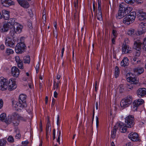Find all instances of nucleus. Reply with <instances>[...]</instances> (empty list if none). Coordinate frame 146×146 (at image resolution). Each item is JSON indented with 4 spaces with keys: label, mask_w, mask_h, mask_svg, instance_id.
I'll return each mask as SVG.
<instances>
[{
    "label": "nucleus",
    "mask_w": 146,
    "mask_h": 146,
    "mask_svg": "<svg viewBox=\"0 0 146 146\" xmlns=\"http://www.w3.org/2000/svg\"><path fill=\"white\" fill-rule=\"evenodd\" d=\"M129 60L126 57H125L121 62V65L122 66L125 67L129 65Z\"/></svg>",
    "instance_id": "obj_24"
},
{
    "label": "nucleus",
    "mask_w": 146,
    "mask_h": 146,
    "mask_svg": "<svg viewBox=\"0 0 146 146\" xmlns=\"http://www.w3.org/2000/svg\"><path fill=\"white\" fill-rule=\"evenodd\" d=\"M145 26V23L142 22L140 24L139 28L143 29L144 28H146Z\"/></svg>",
    "instance_id": "obj_46"
},
{
    "label": "nucleus",
    "mask_w": 146,
    "mask_h": 146,
    "mask_svg": "<svg viewBox=\"0 0 146 146\" xmlns=\"http://www.w3.org/2000/svg\"><path fill=\"white\" fill-rule=\"evenodd\" d=\"M14 53V51L12 49L9 48H7L5 51V53L6 55L9 56L10 54H13Z\"/></svg>",
    "instance_id": "obj_31"
},
{
    "label": "nucleus",
    "mask_w": 146,
    "mask_h": 146,
    "mask_svg": "<svg viewBox=\"0 0 146 146\" xmlns=\"http://www.w3.org/2000/svg\"><path fill=\"white\" fill-rule=\"evenodd\" d=\"M129 76L127 78V81L131 84H137L139 82L138 79L136 77L134 76L133 74L131 73H129L127 74V76Z\"/></svg>",
    "instance_id": "obj_6"
},
{
    "label": "nucleus",
    "mask_w": 146,
    "mask_h": 146,
    "mask_svg": "<svg viewBox=\"0 0 146 146\" xmlns=\"http://www.w3.org/2000/svg\"><path fill=\"white\" fill-rule=\"evenodd\" d=\"M137 94L139 98H141L146 95V89L145 88H139L137 91Z\"/></svg>",
    "instance_id": "obj_16"
},
{
    "label": "nucleus",
    "mask_w": 146,
    "mask_h": 146,
    "mask_svg": "<svg viewBox=\"0 0 146 146\" xmlns=\"http://www.w3.org/2000/svg\"><path fill=\"white\" fill-rule=\"evenodd\" d=\"M138 58L135 56L133 58V60L134 62H133H133H135L138 60Z\"/></svg>",
    "instance_id": "obj_58"
},
{
    "label": "nucleus",
    "mask_w": 146,
    "mask_h": 146,
    "mask_svg": "<svg viewBox=\"0 0 146 146\" xmlns=\"http://www.w3.org/2000/svg\"><path fill=\"white\" fill-rule=\"evenodd\" d=\"M142 44V43L140 40H137L134 42V48L136 50H141Z\"/></svg>",
    "instance_id": "obj_19"
},
{
    "label": "nucleus",
    "mask_w": 146,
    "mask_h": 146,
    "mask_svg": "<svg viewBox=\"0 0 146 146\" xmlns=\"http://www.w3.org/2000/svg\"><path fill=\"white\" fill-rule=\"evenodd\" d=\"M136 0H124L125 2L130 5L133 4L135 1Z\"/></svg>",
    "instance_id": "obj_41"
},
{
    "label": "nucleus",
    "mask_w": 146,
    "mask_h": 146,
    "mask_svg": "<svg viewBox=\"0 0 146 146\" xmlns=\"http://www.w3.org/2000/svg\"><path fill=\"white\" fill-rule=\"evenodd\" d=\"M119 7L123 8V10L126 15L130 13L132 10V7L127 6V5L124 3H121L119 5Z\"/></svg>",
    "instance_id": "obj_11"
},
{
    "label": "nucleus",
    "mask_w": 146,
    "mask_h": 146,
    "mask_svg": "<svg viewBox=\"0 0 146 146\" xmlns=\"http://www.w3.org/2000/svg\"><path fill=\"white\" fill-rule=\"evenodd\" d=\"M55 100L53 98L52 101V105L54 106L55 104Z\"/></svg>",
    "instance_id": "obj_61"
},
{
    "label": "nucleus",
    "mask_w": 146,
    "mask_h": 146,
    "mask_svg": "<svg viewBox=\"0 0 146 146\" xmlns=\"http://www.w3.org/2000/svg\"><path fill=\"white\" fill-rule=\"evenodd\" d=\"M18 3L22 7L25 8H27L29 6L28 2L24 0H17Z\"/></svg>",
    "instance_id": "obj_22"
},
{
    "label": "nucleus",
    "mask_w": 146,
    "mask_h": 146,
    "mask_svg": "<svg viewBox=\"0 0 146 146\" xmlns=\"http://www.w3.org/2000/svg\"><path fill=\"white\" fill-rule=\"evenodd\" d=\"M15 131L17 133L15 135V137L16 139H19L21 137V135L19 133L20 131L18 128L15 129Z\"/></svg>",
    "instance_id": "obj_33"
},
{
    "label": "nucleus",
    "mask_w": 146,
    "mask_h": 146,
    "mask_svg": "<svg viewBox=\"0 0 146 146\" xmlns=\"http://www.w3.org/2000/svg\"><path fill=\"white\" fill-rule=\"evenodd\" d=\"M40 66V65L39 63H38L36 65L35 69L36 70V72L37 73L38 72V70Z\"/></svg>",
    "instance_id": "obj_48"
},
{
    "label": "nucleus",
    "mask_w": 146,
    "mask_h": 146,
    "mask_svg": "<svg viewBox=\"0 0 146 146\" xmlns=\"http://www.w3.org/2000/svg\"><path fill=\"white\" fill-rule=\"evenodd\" d=\"M141 61L140 60H138L135 62H133L134 64H139L140 63Z\"/></svg>",
    "instance_id": "obj_59"
},
{
    "label": "nucleus",
    "mask_w": 146,
    "mask_h": 146,
    "mask_svg": "<svg viewBox=\"0 0 146 146\" xmlns=\"http://www.w3.org/2000/svg\"><path fill=\"white\" fill-rule=\"evenodd\" d=\"M28 143L29 142L28 141H22V144L23 145H26L28 144Z\"/></svg>",
    "instance_id": "obj_53"
},
{
    "label": "nucleus",
    "mask_w": 146,
    "mask_h": 146,
    "mask_svg": "<svg viewBox=\"0 0 146 146\" xmlns=\"http://www.w3.org/2000/svg\"><path fill=\"white\" fill-rule=\"evenodd\" d=\"M136 14L135 12H131L130 14L127 15L123 19V23L126 25H129L133 23L136 18Z\"/></svg>",
    "instance_id": "obj_3"
},
{
    "label": "nucleus",
    "mask_w": 146,
    "mask_h": 146,
    "mask_svg": "<svg viewBox=\"0 0 146 146\" xmlns=\"http://www.w3.org/2000/svg\"><path fill=\"white\" fill-rule=\"evenodd\" d=\"M134 72L137 75H139L143 72L144 69L141 67H138L134 69Z\"/></svg>",
    "instance_id": "obj_25"
},
{
    "label": "nucleus",
    "mask_w": 146,
    "mask_h": 146,
    "mask_svg": "<svg viewBox=\"0 0 146 146\" xmlns=\"http://www.w3.org/2000/svg\"><path fill=\"white\" fill-rule=\"evenodd\" d=\"M9 25L8 23H5L4 24L3 26V28L2 29L3 31L7 32L9 29Z\"/></svg>",
    "instance_id": "obj_32"
},
{
    "label": "nucleus",
    "mask_w": 146,
    "mask_h": 146,
    "mask_svg": "<svg viewBox=\"0 0 146 146\" xmlns=\"http://www.w3.org/2000/svg\"><path fill=\"white\" fill-rule=\"evenodd\" d=\"M143 50L146 51V37L143 40Z\"/></svg>",
    "instance_id": "obj_42"
},
{
    "label": "nucleus",
    "mask_w": 146,
    "mask_h": 146,
    "mask_svg": "<svg viewBox=\"0 0 146 146\" xmlns=\"http://www.w3.org/2000/svg\"><path fill=\"white\" fill-rule=\"evenodd\" d=\"M26 96L24 94H21L19 97V101L21 102L22 103H26Z\"/></svg>",
    "instance_id": "obj_27"
},
{
    "label": "nucleus",
    "mask_w": 146,
    "mask_h": 146,
    "mask_svg": "<svg viewBox=\"0 0 146 146\" xmlns=\"http://www.w3.org/2000/svg\"><path fill=\"white\" fill-rule=\"evenodd\" d=\"M119 68L117 66H116L115 68V77L117 78L119 76Z\"/></svg>",
    "instance_id": "obj_34"
},
{
    "label": "nucleus",
    "mask_w": 146,
    "mask_h": 146,
    "mask_svg": "<svg viewBox=\"0 0 146 146\" xmlns=\"http://www.w3.org/2000/svg\"><path fill=\"white\" fill-rule=\"evenodd\" d=\"M8 141L10 143L13 142L14 140L13 137L11 135L9 136L7 138Z\"/></svg>",
    "instance_id": "obj_43"
},
{
    "label": "nucleus",
    "mask_w": 146,
    "mask_h": 146,
    "mask_svg": "<svg viewBox=\"0 0 146 146\" xmlns=\"http://www.w3.org/2000/svg\"><path fill=\"white\" fill-rule=\"evenodd\" d=\"M7 80L3 77L0 78V90L2 91H5L6 90L7 88Z\"/></svg>",
    "instance_id": "obj_8"
},
{
    "label": "nucleus",
    "mask_w": 146,
    "mask_h": 146,
    "mask_svg": "<svg viewBox=\"0 0 146 146\" xmlns=\"http://www.w3.org/2000/svg\"><path fill=\"white\" fill-rule=\"evenodd\" d=\"M99 125L98 118L97 117H96V126L97 128H98Z\"/></svg>",
    "instance_id": "obj_54"
},
{
    "label": "nucleus",
    "mask_w": 146,
    "mask_h": 146,
    "mask_svg": "<svg viewBox=\"0 0 146 146\" xmlns=\"http://www.w3.org/2000/svg\"><path fill=\"white\" fill-rule=\"evenodd\" d=\"M144 102L143 100L141 99H139L135 100L133 102L135 104H136L138 107L142 104Z\"/></svg>",
    "instance_id": "obj_29"
},
{
    "label": "nucleus",
    "mask_w": 146,
    "mask_h": 146,
    "mask_svg": "<svg viewBox=\"0 0 146 146\" xmlns=\"http://www.w3.org/2000/svg\"><path fill=\"white\" fill-rule=\"evenodd\" d=\"M17 64L19 68L21 69H23V63L22 61H21L19 63H17Z\"/></svg>",
    "instance_id": "obj_45"
},
{
    "label": "nucleus",
    "mask_w": 146,
    "mask_h": 146,
    "mask_svg": "<svg viewBox=\"0 0 146 146\" xmlns=\"http://www.w3.org/2000/svg\"><path fill=\"white\" fill-rule=\"evenodd\" d=\"M58 92L57 91H55L54 93V98H56L58 96Z\"/></svg>",
    "instance_id": "obj_55"
},
{
    "label": "nucleus",
    "mask_w": 146,
    "mask_h": 146,
    "mask_svg": "<svg viewBox=\"0 0 146 146\" xmlns=\"http://www.w3.org/2000/svg\"><path fill=\"white\" fill-rule=\"evenodd\" d=\"M122 8L121 7H119V11L118 15L117 16V19H120L126 15L123 12V10Z\"/></svg>",
    "instance_id": "obj_23"
},
{
    "label": "nucleus",
    "mask_w": 146,
    "mask_h": 146,
    "mask_svg": "<svg viewBox=\"0 0 146 146\" xmlns=\"http://www.w3.org/2000/svg\"><path fill=\"white\" fill-rule=\"evenodd\" d=\"M145 122V121H143L139 122V125L141 126Z\"/></svg>",
    "instance_id": "obj_62"
},
{
    "label": "nucleus",
    "mask_w": 146,
    "mask_h": 146,
    "mask_svg": "<svg viewBox=\"0 0 146 146\" xmlns=\"http://www.w3.org/2000/svg\"><path fill=\"white\" fill-rule=\"evenodd\" d=\"M137 50V51L135 53V56L136 57H137V58H138V57H139L140 56V52H140L141 50Z\"/></svg>",
    "instance_id": "obj_49"
},
{
    "label": "nucleus",
    "mask_w": 146,
    "mask_h": 146,
    "mask_svg": "<svg viewBox=\"0 0 146 146\" xmlns=\"http://www.w3.org/2000/svg\"><path fill=\"white\" fill-rule=\"evenodd\" d=\"M0 48L1 50H4L5 48V46L3 44L1 45L0 46Z\"/></svg>",
    "instance_id": "obj_57"
},
{
    "label": "nucleus",
    "mask_w": 146,
    "mask_h": 146,
    "mask_svg": "<svg viewBox=\"0 0 146 146\" xmlns=\"http://www.w3.org/2000/svg\"><path fill=\"white\" fill-rule=\"evenodd\" d=\"M27 119L25 117H22L17 113H15L8 116V120L5 121L7 124L12 123L14 126H18L20 121H25Z\"/></svg>",
    "instance_id": "obj_1"
},
{
    "label": "nucleus",
    "mask_w": 146,
    "mask_h": 146,
    "mask_svg": "<svg viewBox=\"0 0 146 146\" xmlns=\"http://www.w3.org/2000/svg\"><path fill=\"white\" fill-rule=\"evenodd\" d=\"M131 48L126 44H123L122 46V52L123 54L131 52Z\"/></svg>",
    "instance_id": "obj_17"
},
{
    "label": "nucleus",
    "mask_w": 146,
    "mask_h": 146,
    "mask_svg": "<svg viewBox=\"0 0 146 146\" xmlns=\"http://www.w3.org/2000/svg\"><path fill=\"white\" fill-rule=\"evenodd\" d=\"M57 125H58L59 123V117L58 116L57 119Z\"/></svg>",
    "instance_id": "obj_60"
},
{
    "label": "nucleus",
    "mask_w": 146,
    "mask_h": 146,
    "mask_svg": "<svg viewBox=\"0 0 146 146\" xmlns=\"http://www.w3.org/2000/svg\"><path fill=\"white\" fill-rule=\"evenodd\" d=\"M11 74L14 77L17 78L20 74L19 69L16 66H13L11 69Z\"/></svg>",
    "instance_id": "obj_15"
},
{
    "label": "nucleus",
    "mask_w": 146,
    "mask_h": 146,
    "mask_svg": "<svg viewBox=\"0 0 146 146\" xmlns=\"http://www.w3.org/2000/svg\"><path fill=\"white\" fill-rule=\"evenodd\" d=\"M2 15L5 20H8L10 17V11L6 9H3L1 11Z\"/></svg>",
    "instance_id": "obj_20"
},
{
    "label": "nucleus",
    "mask_w": 146,
    "mask_h": 146,
    "mask_svg": "<svg viewBox=\"0 0 146 146\" xmlns=\"http://www.w3.org/2000/svg\"><path fill=\"white\" fill-rule=\"evenodd\" d=\"M146 31V28H143V29L139 28L137 31L138 34L139 35H141L145 33Z\"/></svg>",
    "instance_id": "obj_35"
},
{
    "label": "nucleus",
    "mask_w": 146,
    "mask_h": 146,
    "mask_svg": "<svg viewBox=\"0 0 146 146\" xmlns=\"http://www.w3.org/2000/svg\"><path fill=\"white\" fill-rule=\"evenodd\" d=\"M7 119L6 115L5 113H3L0 115V120L2 121H4L7 123L5 121L7 120L8 119Z\"/></svg>",
    "instance_id": "obj_30"
},
{
    "label": "nucleus",
    "mask_w": 146,
    "mask_h": 146,
    "mask_svg": "<svg viewBox=\"0 0 146 146\" xmlns=\"http://www.w3.org/2000/svg\"><path fill=\"white\" fill-rule=\"evenodd\" d=\"M112 34L114 37L115 38L117 36V32L116 31L114 30H113Z\"/></svg>",
    "instance_id": "obj_52"
},
{
    "label": "nucleus",
    "mask_w": 146,
    "mask_h": 146,
    "mask_svg": "<svg viewBox=\"0 0 146 146\" xmlns=\"http://www.w3.org/2000/svg\"><path fill=\"white\" fill-rule=\"evenodd\" d=\"M138 106L135 104L133 102V105L131 106L132 110L133 111H136L138 108Z\"/></svg>",
    "instance_id": "obj_40"
},
{
    "label": "nucleus",
    "mask_w": 146,
    "mask_h": 146,
    "mask_svg": "<svg viewBox=\"0 0 146 146\" xmlns=\"http://www.w3.org/2000/svg\"><path fill=\"white\" fill-rule=\"evenodd\" d=\"M5 44L7 46L14 48L15 46V41L12 38L8 36L5 38Z\"/></svg>",
    "instance_id": "obj_10"
},
{
    "label": "nucleus",
    "mask_w": 146,
    "mask_h": 146,
    "mask_svg": "<svg viewBox=\"0 0 146 146\" xmlns=\"http://www.w3.org/2000/svg\"><path fill=\"white\" fill-rule=\"evenodd\" d=\"M1 4L5 7H8L14 4L13 2L11 0H1Z\"/></svg>",
    "instance_id": "obj_18"
},
{
    "label": "nucleus",
    "mask_w": 146,
    "mask_h": 146,
    "mask_svg": "<svg viewBox=\"0 0 146 146\" xmlns=\"http://www.w3.org/2000/svg\"><path fill=\"white\" fill-rule=\"evenodd\" d=\"M23 28V27L21 24L15 22L14 26V31L16 33L19 34L22 32Z\"/></svg>",
    "instance_id": "obj_12"
},
{
    "label": "nucleus",
    "mask_w": 146,
    "mask_h": 146,
    "mask_svg": "<svg viewBox=\"0 0 146 146\" xmlns=\"http://www.w3.org/2000/svg\"><path fill=\"white\" fill-rule=\"evenodd\" d=\"M7 142L5 139H0V146H5Z\"/></svg>",
    "instance_id": "obj_36"
},
{
    "label": "nucleus",
    "mask_w": 146,
    "mask_h": 146,
    "mask_svg": "<svg viewBox=\"0 0 146 146\" xmlns=\"http://www.w3.org/2000/svg\"><path fill=\"white\" fill-rule=\"evenodd\" d=\"M132 100L133 98L131 96H127L121 101L120 103L121 106L123 108L128 107L131 104Z\"/></svg>",
    "instance_id": "obj_4"
},
{
    "label": "nucleus",
    "mask_w": 146,
    "mask_h": 146,
    "mask_svg": "<svg viewBox=\"0 0 146 146\" xmlns=\"http://www.w3.org/2000/svg\"><path fill=\"white\" fill-rule=\"evenodd\" d=\"M3 100L0 98V109H1L3 107Z\"/></svg>",
    "instance_id": "obj_51"
},
{
    "label": "nucleus",
    "mask_w": 146,
    "mask_h": 146,
    "mask_svg": "<svg viewBox=\"0 0 146 146\" xmlns=\"http://www.w3.org/2000/svg\"><path fill=\"white\" fill-rule=\"evenodd\" d=\"M60 75H59V74H57V76H56V78L58 80H59L60 78Z\"/></svg>",
    "instance_id": "obj_63"
},
{
    "label": "nucleus",
    "mask_w": 146,
    "mask_h": 146,
    "mask_svg": "<svg viewBox=\"0 0 146 146\" xmlns=\"http://www.w3.org/2000/svg\"><path fill=\"white\" fill-rule=\"evenodd\" d=\"M64 46H63L61 50V57H62L63 56V54H64Z\"/></svg>",
    "instance_id": "obj_56"
},
{
    "label": "nucleus",
    "mask_w": 146,
    "mask_h": 146,
    "mask_svg": "<svg viewBox=\"0 0 146 146\" xmlns=\"http://www.w3.org/2000/svg\"><path fill=\"white\" fill-rule=\"evenodd\" d=\"M25 45L24 43L20 42L18 43L15 47V51L17 53H22L25 50Z\"/></svg>",
    "instance_id": "obj_9"
},
{
    "label": "nucleus",
    "mask_w": 146,
    "mask_h": 146,
    "mask_svg": "<svg viewBox=\"0 0 146 146\" xmlns=\"http://www.w3.org/2000/svg\"><path fill=\"white\" fill-rule=\"evenodd\" d=\"M74 5L75 9L76 11H79L80 8V3H78V0H76L74 2Z\"/></svg>",
    "instance_id": "obj_28"
},
{
    "label": "nucleus",
    "mask_w": 146,
    "mask_h": 146,
    "mask_svg": "<svg viewBox=\"0 0 146 146\" xmlns=\"http://www.w3.org/2000/svg\"><path fill=\"white\" fill-rule=\"evenodd\" d=\"M116 131V128H114L111 132V137L113 138H114L115 137Z\"/></svg>",
    "instance_id": "obj_38"
},
{
    "label": "nucleus",
    "mask_w": 146,
    "mask_h": 146,
    "mask_svg": "<svg viewBox=\"0 0 146 146\" xmlns=\"http://www.w3.org/2000/svg\"><path fill=\"white\" fill-rule=\"evenodd\" d=\"M138 19L140 21L146 20V13L143 11H140L138 14Z\"/></svg>",
    "instance_id": "obj_21"
},
{
    "label": "nucleus",
    "mask_w": 146,
    "mask_h": 146,
    "mask_svg": "<svg viewBox=\"0 0 146 146\" xmlns=\"http://www.w3.org/2000/svg\"><path fill=\"white\" fill-rule=\"evenodd\" d=\"M129 138L133 141H140V139L139 138L138 135L135 132H131L128 135Z\"/></svg>",
    "instance_id": "obj_14"
},
{
    "label": "nucleus",
    "mask_w": 146,
    "mask_h": 146,
    "mask_svg": "<svg viewBox=\"0 0 146 146\" xmlns=\"http://www.w3.org/2000/svg\"><path fill=\"white\" fill-rule=\"evenodd\" d=\"M126 146H132L131 143L130 142L127 143L126 144Z\"/></svg>",
    "instance_id": "obj_64"
},
{
    "label": "nucleus",
    "mask_w": 146,
    "mask_h": 146,
    "mask_svg": "<svg viewBox=\"0 0 146 146\" xmlns=\"http://www.w3.org/2000/svg\"><path fill=\"white\" fill-rule=\"evenodd\" d=\"M13 106L15 109L16 110H21L24 108L27 107L26 103H23L21 102L13 101L12 102Z\"/></svg>",
    "instance_id": "obj_5"
},
{
    "label": "nucleus",
    "mask_w": 146,
    "mask_h": 146,
    "mask_svg": "<svg viewBox=\"0 0 146 146\" xmlns=\"http://www.w3.org/2000/svg\"><path fill=\"white\" fill-rule=\"evenodd\" d=\"M98 12L97 14V19L99 21H102V13L101 9V0H98Z\"/></svg>",
    "instance_id": "obj_13"
},
{
    "label": "nucleus",
    "mask_w": 146,
    "mask_h": 146,
    "mask_svg": "<svg viewBox=\"0 0 146 146\" xmlns=\"http://www.w3.org/2000/svg\"><path fill=\"white\" fill-rule=\"evenodd\" d=\"M26 74L27 79L31 80V74L28 72H27Z\"/></svg>",
    "instance_id": "obj_47"
},
{
    "label": "nucleus",
    "mask_w": 146,
    "mask_h": 146,
    "mask_svg": "<svg viewBox=\"0 0 146 146\" xmlns=\"http://www.w3.org/2000/svg\"><path fill=\"white\" fill-rule=\"evenodd\" d=\"M15 21L14 19H10L9 20L8 23L10 24L11 25H15Z\"/></svg>",
    "instance_id": "obj_44"
},
{
    "label": "nucleus",
    "mask_w": 146,
    "mask_h": 146,
    "mask_svg": "<svg viewBox=\"0 0 146 146\" xmlns=\"http://www.w3.org/2000/svg\"><path fill=\"white\" fill-rule=\"evenodd\" d=\"M24 62L25 63H29L30 62V58L29 56H26L24 58Z\"/></svg>",
    "instance_id": "obj_39"
},
{
    "label": "nucleus",
    "mask_w": 146,
    "mask_h": 146,
    "mask_svg": "<svg viewBox=\"0 0 146 146\" xmlns=\"http://www.w3.org/2000/svg\"><path fill=\"white\" fill-rule=\"evenodd\" d=\"M135 33V30H134L130 29L128 31L127 33L129 35L133 36L134 34Z\"/></svg>",
    "instance_id": "obj_37"
},
{
    "label": "nucleus",
    "mask_w": 146,
    "mask_h": 146,
    "mask_svg": "<svg viewBox=\"0 0 146 146\" xmlns=\"http://www.w3.org/2000/svg\"><path fill=\"white\" fill-rule=\"evenodd\" d=\"M15 61H16L17 63H19V62H21V60L20 59L19 57V56H16L15 57Z\"/></svg>",
    "instance_id": "obj_50"
},
{
    "label": "nucleus",
    "mask_w": 146,
    "mask_h": 146,
    "mask_svg": "<svg viewBox=\"0 0 146 146\" xmlns=\"http://www.w3.org/2000/svg\"><path fill=\"white\" fill-rule=\"evenodd\" d=\"M134 118L133 116L129 115L125 118V123L126 124L123 123L119 124L121 131L122 133L125 132L127 130V128H131L132 127L134 124Z\"/></svg>",
    "instance_id": "obj_2"
},
{
    "label": "nucleus",
    "mask_w": 146,
    "mask_h": 146,
    "mask_svg": "<svg viewBox=\"0 0 146 146\" xmlns=\"http://www.w3.org/2000/svg\"><path fill=\"white\" fill-rule=\"evenodd\" d=\"M7 86L9 90L15 89L17 87L16 79L12 78L9 79L7 82Z\"/></svg>",
    "instance_id": "obj_7"
},
{
    "label": "nucleus",
    "mask_w": 146,
    "mask_h": 146,
    "mask_svg": "<svg viewBox=\"0 0 146 146\" xmlns=\"http://www.w3.org/2000/svg\"><path fill=\"white\" fill-rule=\"evenodd\" d=\"M59 84L60 82L59 81L57 82L54 81L52 90H55V91L58 92L60 90Z\"/></svg>",
    "instance_id": "obj_26"
}]
</instances>
